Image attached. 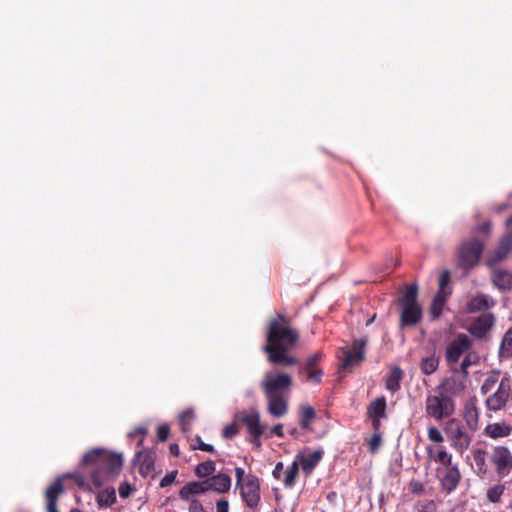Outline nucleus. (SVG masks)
<instances>
[{"mask_svg":"<svg viewBox=\"0 0 512 512\" xmlns=\"http://www.w3.org/2000/svg\"><path fill=\"white\" fill-rule=\"evenodd\" d=\"M299 340V333L291 327L290 320L278 314L270 320L266 344L263 347L267 360L274 365L292 366L299 363L297 357L290 354Z\"/></svg>","mask_w":512,"mask_h":512,"instance_id":"obj_1","label":"nucleus"},{"mask_svg":"<svg viewBox=\"0 0 512 512\" xmlns=\"http://www.w3.org/2000/svg\"><path fill=\"white\" fill-rule=\"evenodd\" d=\"M83 467L90 468L91 480L96 487L102 486L122 469L123 457L104 448H93L81 460Z\"/></svg>","mask_w":512,"mask_h":512,"instance_id":"obj_2","label":"nucleus"},{"mask_svg":"<svg viewBox=\"0 0 512 512\" xmlns=\"http://www.w3.org/2000/svg\"><path fill=\"white\" fill-rule=\"evenodd\" d=\"M400 309L399 327L401 329L417 326L423 319V309L418 301V285H407L397 299Z\"/></svg>","mask_w":512,"mask_h":512,"instance_id":"obj_3","label":"nucleus"},{"mask_svg":"<svg viewBox=\"0 0 512 512\" xmlns=\"http://www.w3.org/2000/svg\"><path fill=\"white\" fill-rule=\"evenodd\" d=\"M484 247L483 241L477 238L463 241L456 252L457 266L467 274L478 265Z\"/></svg>","mask_w":512,"mask_h":512,"instance_id":"obj_4","label":"nucleus"},{"mask_svg":"<svg viewBox=\"0 0 512 512\" xmlns=\"http://www.w3.org/2000/svg\"><path fill=\"white\" fill-rule=\"evenodd\" d=\"M425 411L427 416L440 421L454 414L455 402L441 391H435V394L426 397Z\"/></svg>","mask_w":512,"mask_h":512,"instance_id":"obj_5","label":"nucleus"},{"mask_svg":"<svg viewBox=\"0 0 512 512\" xmlns=\"http://www.w3.org/2000/svg\"><path fill=\"white\" fill-rule=\"evenodd\" d=\"M444 432L450 441L451 447L461 455L472 442V436L466 431L461 421L456 418H451L446 422Z\"/></svg>","mask_w":512,"mask_h":512,"instance_id":"obj_6","label":"nucleus"},{"mask_svg":"<svg viewBox=\"0 0 512 512\" xmlns=\"http://www.w3.org/2000/svg\"><path fill=\"white\" fill-rule=\"evenodd\" d=\"M292 378L286 373H266L261 388L265 396H284L292 386Z\"/></svg>","mask_w":512,"mask_h":512,"instance_id":"obj_7","label":"nucleus"},{"mask_svg":"<svg viewBox=\"0 0 512 512\" xmlns=\"http://www.w3.org/2000/svg\"><path fill=\"white\" fill-rule=\"evenodd\" d=\"M511 400L512 378L505 374L500 379L497 390L486 399L485 405L489 411L496 412L504 409Z\"/></svg>","mask_w":512,"mask_h":512,"instance_id":"obj_8","label":"nucleus"},{"mask_svg":"<svg viewBox=\"0 0 512 512\" xmlns=\"http://www.w3.org/2000/svg\"><path fill=\"white\" fill-rule=\"evenodd\" d=\"M489 461L500 478L507 477L512 471V452L507 446L493 447Z\"/></svg>","mask_w":512,"mask_h":512,"instance_id":"obj_9","label":"nucleus"},{"mask_svg":"<svg viewBox=\"0 0 512 512\" xmlns=\"http://www.w3.org/2000/svg\"><path fill=\"white\" fill-rule=\"evenodd\" d=\"M240 421L246 426L250 435V442L256 447L261 448V436L264 434L266 425L260 422V414L253 410L249 413H242Z\"/></svg>","mask_w":512,"mask_h":512,"instance_id":"obj_10","label":"nucleus"},{"mask_svg":"<svg viewBox=\"0 0 512 512\" xmlns=\"http://www.w3.org/2000/svg\"><path fill=\"white\" fill-rule=\"evenodd\" d=\"M239 488L240 495L246 506L251 509L257 508L260 502V484L258 477L248 474Z\"/></svg>","mask_w":512,"mask_h":512,"instance_id":"obj_11","label":"nucleus"},{"mask_svg":"<svg viewBox=\"0 0 512 512\" xmlns=\"http://www.w3.org/2000/svg\"><path fill=\"white\" fill-rule=\"evenodd\" d=\"M368 343L367 337L354 339L351 349L343 351L344 357L341 364V369L347 370L354 365L360 364L365 359V347Z\"/></svg>","mask_w":512,"mask_h":512,"instance_id":"obj_12","label":"nucleus"},{"mask_svg":"<svg viewBox=\"0 0 512 512\" xmlns=\"http://www.w3.org/2000/svg\"><path fill=\"white\" fill-rule=\"evenodd\" d=\"M496 322L495 315L491 312L482 313L470 324L469 333L478 340L486 339Z\"/></svg>","mask_w":512,"mask_h":512,"instance_id":"obj_13","label":"nucleus"},{"mask_svg":"<svg viewBox=\"0 0 512 512\" xmlns=\"http://www.w3.org/2000/svg\"><path fill=\"white\" fill-rule=\"evenodd\" d=\"M472 346L470 338L464 334H459L446 348L445 358L449 364L457 363L462 354L468 351Z\"/></svg>","mask_w":512,"mask_h":512,"instance_id":"obj_14","label":"nucleus"},{"mask_svg":"<svg viewBox=\"0 0 512 512\" xmlns=\"http://www.w3.org/2000/svg\"><path fill=\"white\" fill-rule=\"evenodd\" d=\"M512 251V235L503 236L495 250L487 257L485 265L488 268L497 267L499 263L504 261Z\"/></svg>","mask_w":512,"mask_h":512,"instance_id":"obj_15","label":"nucleus"},{"mask_svg":"<svg viewBox=\"0 0 512 512\" xmlns=\"http://www.w3.org/2000/svg\"><path fill=\"white\" fill-rule=\"evenodd\" d=\"M387 402L384 396L377 397L367 407V417L371 421L374 431H379L381 420L387 418Z\"/></svg>","mask_w":512,"mask_h":512,"instance_id":"obj_16","label":"nucleus"},{"mask_svg":"<svg viewBox=\"0 0 512 512\" xmlns=\"http://www.w3.org/2000/svg\"><path fill=\"white\" fill-rule=\"evenodd\" d=\"M466 389V378L458 375H452L446 378L435 388V391H441L444 395L453 397L461 396Z\"/></svg>","mask_w":512,"mask_h":512,"instance_id":"obj_17","label":"nucleus"},{"mask_svg":"<svg viewBox=\"0 0 512 512\" xmlns=\"http://www.w3.org/2000/svg\"><path fill=\"white\" fill-rule=\"evenodd\" d=\"M324 354L322 351H317L313 355L309 356L305 363L301 366V370L307 374V380L320 384L323 376V370L318 367L322 361Z\"/></svg>","mask_w":512,"mask_h":512,"instance_id":"obj_18","label":"nucleus"},{"mask_svg":"<svg viewBox=\"0 0 512 512\" xmlns=\"http://www.w3.org/2000/svg\"><path fill=\"white\" fill-rule=\"evenodd\" d=\"M495 304L496 302L491 296L483 293H477L466 303V311L468 313H487L486 311L493 308Z\"/></svg>","mask_w":512,"mask_h":512,"instance_id":"obj_19","label":"nucleus"},{"mask_svg":"<svg viewBox=\"0 0 512 512\" xmlns=\"http://www.w3.org/2000/svg\"><path fill=\"white\" fill-rule=\"evenodd\" d=\"M491 271V282L499 291L507 292L512 289V271L493 267Z\"/></svg>","mask_w":512,"mask_h":512,"instance_id":"obj_20","label":"nucleus"},{"mask_svg":"<svg viewBox=\"0 0 512 512\" xmlns=\"http://www.w3.org/2000/svg\"><path fill=\"white\" fill-rule=\"evenodd\" d=\"M64 493L62 480L57 478L45 491L47 512H59L57 510V500Z\"/></svg>","mask_w":512,"mask_h":512,"instance_id":"obj_21","label":"nucleus"},{"mask_svg":"<svg viewBox=\"0 0 512 512\" xmlns=\"http://www.w3.org/2000/svg\"><path fill=\"white\" fill-rule=\"evenodd\" d=\"M473 458L472 468L477 476L484 478L489 473V465L487 463L488 452L483 448H474L471 451Z\"/></svg>","mask_w":512,"mask_h":512,"instance_id":"obj_22","label":"nucleus"},{"mask_svg":"<svg viewBox=\"0 0 512 512\" xmlns=\"http://www.w3.org/2000/svg\"><path fill=\"white\" fill-rule=\"evenodd\" d=\"M463 418L468 426V428L472 431H476L478 429L479 422V410L477 408V398H470L464 406L463 410Z\"/></svg>","mask_w":512,"mask_h":512,"instance_id":"obj_23","label":"nucleus"},{"mask_svg":"<svg viewBox=\"0 0 512 512\" xmlns=\"http://www.w3.org/2000/svg\"><path fill=\"white\" fill-rule=\"evenodd\" d=\"M208 492L206 479L203 481H193L185 484L179 491V497L184 501H190L191 497Z\"/></svg>","mask_w":512,"mask_h":512,"instance_id":"obj_24","label":"nucleus"},{"mask_svg":"<svg viewBox=\"0 0 512 512\" xmlns=\"http://www.w3.org/2000/svg\"><path fill=\"white\" fill-rule=\"evenodd\" d=\"M460 480L461 473L456 465L446 468V472L441 479V487L446 493L450 494L458 487Z\"/></svg>","mask_w":512,"mask_h":512,"instance_id":"obj_25","label":"nucleus"},{"mask_svg":"<svg viewBox=\"0 0 512 512\" xmlns=\"http://www.w3.org/2000/svg\"><path fill=\"white\" fill-rule=\"evenodd\" d=\"M208 491L226 493L231 487V478L225 473H219L206 479Z\"/></svg>","mask_w":512,"mask_h":512,"instance_id":"obj_26","label":"nucleus"},{"mask_svg":"<svg viewBox=\"0 0 512 512\" xmlns=\"http://www.w3.org/2000/svg\"><path fill=\"white\" fill-rule=\"evenodd\" d=\"M403 378L404 371L399 366L392 367L385 379V388L391 393H396L401 389Z\"/></svg>","mask_w":512,"mask_h":512,"instance_id":"obj_27","label":"nucleus"},{"mask_svg":"<svg viewBox=\"0 0 512 512\" xmlns=\"http://www.w3.org/2000/svg\"><path fill=\"white\" fill-rule=\"evenodd\" d=\"M268 400V412L274 417H282L288 411V403L284 396H266Z\"/></svg>","mask_w":512,"mask_h":512,"instance_id":"obj_28","label":"nucleus"},{"mask_svg":"<svg viewBox=\"0 0 512 512\" xmlns=\"http://www.w3.org/2000/svg\"><path fill=\"white\" fill-rule=\"evenodd\" d=\"M323 457V451L322 450H316L312 453H309L307 455H299V464L301 465V468L303 472L306 474H310L314 468L318 465L320 460Z\"/></svg>","mask_w":512,"mask_h":512,"instance_id":"obj_29","label":"nucleus"},{"mask_svg":"<svg viewBox=\"0 0 512 512\" xmlns=\"http://www.w3.org/2000/svg\"><path fill=\"white\" fill-rule=\"evenodd\" d=\"M136 460L139 463V473L142 476H147L154 471L155 461L154 456L150 452H137Z\"/></svg>","mask_w":512,"mask_h":512,"instance_id":"obj_30","label":"nucleus"},{"mask_svg":"<svg viewBox=\"0 0 512 512\" xmlns=\"http://www.w3.org/2000/svg\"><path fill=\"white\" fill-rule=\"evenodd\" d=\"M512 428L505 423H491L484 429V434L492 439L508 437L511 434Z\"/></svg>","mask_w":512,"mask_h":512,"instance_id":"obj_31","label":"nucleus"},{"mask_svg":"<svg viewBox=\"0 0 512 512\" xmlns=\"http://www.w3.org/2000/svg\"><path fill=\"white\" fill-rule=\"evenodd\" d=\"M449 296V294H442V292H436L429 308V313L432 320L438 319L441 316Z\"/></svg>","mask_w":512,"mask_h":512,"instance_id":"obj_32","label":"nucleus"},{"mask_svg":"<svg viewBox=\"0 0 512 512\" xmlns=\"http://www.w3.org/2000/svg\"><path fill=\"white\" fill-rule=\"evenodd\" d=\"M498 355L501 359L512 358V326L503 335Z\"/></svg>","mask_w":512,"mask_h":512,"instance_id":"obj_33","label":"nucleus"},{"mask_svg":"<svg viewBox=\"0 0 512 512\" xmlns=\"http://www.w3.org/2000/svg\"><path fill=\"white\" fill-rule=\"evenodd\" d=\"M316 418L315 409L310 405L301 406L299 410V424L304 430L310 429V424Z\"/></svg>","mask_w":512,"mask_h":512,"instance_id":"obj_34","label":"nucleus"},{"mask_svg":"<svg viewBox=\"0 0 512 512\" xmlns=\"http://www.w3.org/2000/svg\"><path fill=\"white\" fill-rule=\"evenodd\" d=\"M500 375H501V371L498 369L492 370L491 372H489L487 374V376L480 388V392L482 395L488 394L489 392H491L493 390V388L495 387V385L497 383L499 384Z\"/></svg>","mask_w":512,"mask_h":512,"instance_id":"obj_35","label":"nucleus"},{"mask_svg":"<svg viewBox=\"0 0 512 512\" xmlns=\"http://www.w3.org/2000/svg\"><path fill=\"white\" fill-rule=\"evenodd\" d=\"M439 365V358H437L435 355L423 358L420 362V369L423 374L425 375H431L434 373Z\"/></svg>","mask_w":512,"mask_h":512,"instance_id":"obj_36","label":"nucleus"},{"mask_svg":"<svg viewBox=\"0 0 512 512\" xmlns=\"http://www.w3.org/2000/svg\"><path fill=\"white\" fill-rule=\"evenodd\" d=\"M215 471V462L212 460H208L202 463H199L195 468V474L199 478H206L212 475Z\"/></svg>","mask_w":512,"mask_h":512,"instance_id":"obj_37","label":"nucleus"},{"mask_svg":"<svg viewBox=\"0 0 512 512\" xmlns=\"http://www.w3.org/2000/svg\"><path fill=\"white\" fill-rule=\"evenodd\" d=\"M298 472H299V463H298V461H294L285 472V478L283 480L285 487L289 488L295 484L296 478L298 476Z\"/></svg>","mask_w":512,"mask_h":512,"instance_id":"obj_38","label":"nucleus"},{"mask_svg":"<svg viewBox=\"0 0 512 512\" xmlns=\"http://www.w3.org/2000/svg\"><path fill=\"white\" fill-rule=\"evenodd\" d=\"M98 504L101 507H110L116 502V493L114 489L103 490L97 496Z\"/></svg>","mask_w":512,"mask_h":512,"instance_id":"obj_39","label":"nucleus"},{"mask_svg":"<svg viewBox=\"0 0 512 512\" xmlns=\"http://www.w3.org/2000/svg\"><path fill=\"white\" fill-rule=\"evenodd\" d=\"M195 418V413L192 409H187L179 415V424L184 433L191 430V423Z\"/></svg>","mask_w":512,"mask_h":512,"instance_id":"obj_40","label":"nucleus"},{"mask_svg":"<svg viewBox=\"0 0 512 512\" xmlns=\"http://www.w3.org/2000/svg\"><path fill=\"white\" fill-rule=\"evenodd\" d=\"M504 491H505V485L496 484L487 490V492H486L487 499L491 503H498L500 501L502 495L504 494Z\"/></svg>","mask_w":512,"mask_h":512,"instance_id":"obj_41","label":"nucleus"},{"mask_svg":"<svg viewBox=\"0 0 512 512\" xmlns=\"http://www.w3.org/2000/svg\"><path fill=\"white\" fill-rule=\"evenodd\" d=\"M451 274L449 270H444L439 276V288L437 292H442V294L451 295V289H447L448 284L450 283Z\"/></svg>","mask_w":512,"mask_h":512,"instance_id":"obj_42","label":"nucleus"},{"mask_svg":"<svg viewBox=\"0 0 512 512\" xmlns=\"http://www.w3.org/2000/svg\"><path fill=\"white\" fill-rule=\"evenodd\" d=\"M436 462L444 465L446 468L454 466L452 464V455L448 453L444 448L439 449L436 456L433 457Z\"/></svg>","mask_w":512,"mask_h":512,"instance_id":"obj_43","label":"nucleus"},{"mask_svg":"<svg viewBox=\"0 0 512 512\" xmlns=\"http://www.w3.org/2000/svg\"><path fill=\"white\" fill-rule=\"evenodd\" d=\"M382 442V437L378 431H375V433L371 436V438L368 441L369 451L371 453L377 452Z\"/></svg>","mask_w":512,"mask_h":512,"instance_id":"obj_44","label":"nucleus"},{"mask_svg":"<svg viewBox=\"0 0 512 512\" xmlns=\"http://www.w3.org/2000/svg\"><path fill=\"white\" fill-rule=\"evenodd\" d=\"M195 441H196V445L192 446L193 450L198 449V450L208 452V453H215L214 447L210 444L204 443L200 436H197Z\"/></svg>","mask_w":512,"mask_h":512,"instance_id":"obj_45","label":"nucleus"},{"mask_svg":"<svg viewBox=\"0 0 512 512\" xmlns=\"http://www.w3.org/2000/svg\"><path fill=\"white\" fill-rule=\"evenodd\" d=\"M428 438L435 443H441L444 440L441 432L434 426L428 428Z\"/></svg>","mask_w":512,"mask_h":512,"instance_id":"obj_46","label":"nucleus"},{"mask_svg":"<svg viewBox=\"0 0 512 512\" xmlns=\"http://www.w3.org/2000/svg\"><path fill=\"white\" fill-rule=\"evenodd\" d=\"M238 432H239V430H238L237 425L233 423V424H229L224 427V429L222 431V435L224 438L231 439L235 435H237Z\"/></svg>","mask_w":512,"mask_h":512,"instance_id":"obj_47","label":"nucleus"},{"mask_svg":"<svg viewBox=\"0 0 512 512\" xmlns=\"http://www.w3.org/2000/svg\"><path fill=\"white\" fill-rule=\"evenodd\" d=\"M170 434V427L167 424H162L157 429V438L159 441L164 442L168 439Z\"/></svg>","mask_w":512,"mask_h":512,"instance_id":"obj_48","label":"nucleus"},{"mask_svg":"<svg viewBox=\"0 0 512 512\" xmlns=\"http://www.w3.org/2000/svg\"><path fill=\"white\" fill-rule=\"evenodd\" d=\"M177 474H178L177 470H173V471L169 472L168 474H166L160 481V487L164 488V487L171 485L175 481Z\"/></svg>","mask_w":512,"mask_h":512,"instance_id":"obj_49","label":"nucleus"},{"mask_svg":"<svg viewBox=\"0 0 512 512\" xmlns=\"http://www.w3.org/2000/svg\"><path fill=\"white\" fill-rule=\"evenodd\" d=\"M132 490H133L132 486L127 482L121 483L118 488L119 495L122 498L129 497Z\"/></svg>","mask_w":512,"mask_h":512,"instance_id":"obj_50","label":"nucleus"},{"mask_svg":"<svg viewBox=\"0 0 512 512\" xmlns=\"http://www.w3.org/2000/svg\"><path fill=\"white\" fill-rule=\"evenodd\" d=\"M234 471L236 476V487L238 488L241 486V484H243L247 475L245 474L244 469L241 467H236Z\"/></svg>","mask_w":512,"mask_h":512,"instance_id":"obj_51","label":"nucleus"},{"mask_svg":"<svg viewBox=\"0 0 512 512\" xmlns=\"http://www.w3.org/2000/svg\"><path fill=\"white\" fill-rule=\"evenodd\" d=\"M410 491L413 494H422L424 492V485L417 480H412L410 482Z\"/></svg>","mask_w":512,"mask_h":512,"instance_id":"obj_52","label":"nucleus"},{"mask_svg":"<svg viewBox=\"0 0 512 512\" xmlns=\"http://www.w3.org/2000/svg\"><path fill=\"white\" fill-rule=\"evenodd\" d=\"M216 512H229V502L228 500L222 498L216 503Z\"/></svg>","mask_w":512,"mask_h":512,"instance_id":"obj_53","label":"nucleus"},{"mask_svg":"<svg viewBox=\"0 0 512 512\" xmlns=\"http://www.w3.org/2000/svg\"><path fill=\"white\" fill-rule=\"evenodd\" d=\"M189 512H206L202 506V504L196 500L192 499L190 506H189Z\"/></svg>","mask_w":512,"mask_h":512,"instance_id":"obj_54","label":"nucleus"},{"mask_svg":"<svg viewBox=\"0 0 512 512\" xmlns=\"http://www.w3.org/2000/svg\"><path fill=\"white\" fill-rule=\"evenodd\" d=\"M470 365H471L470 358H469V356H466L464 358V360L462 361V363H461V371L463 372V376L462 377H464V378L467 377V375H468V368L470 367Z\"/></svg>","mask_w":512,"mask_h":512,"instance_id":"obj_55","label":"nucleus"},{"mask_svg":"<svg viewBox=\"0 0 512 512\" xmlns=\"http://www.w3.org/2000/svg\"><path fill=\"white\" fill-rule=\"evenodd\" d=\"M271 433L276 435V436H278V437H280V438L284 437L283 425L281 423L276 424L271 429Z\"/></svg>","mask_w":512,"mask_h":512,"instance_id":"obj_56","label":"nucleus"},{"mask_svg":"<svg viewBox=\"0 0 512 512\" xmlns=\"http://www.w3.org/2000/svg\"><path fill=\"white\" fill-rule=\"evenodd\" d=\"M283 463L282 462H278L275 467H274V470H273V476L276 478V479H279L280 476H281V473L283 471Z\"/></svg>","mask_w":512,"mask_h":512,"instance_id":"obj_57","label":"nucleus"},{"mask_svg":"<svg viewBox=\"0 0 512 512\" xmlns=\"http://www.w3.org/2000/svg\"><path fill=\"white\" fill-rule=\"evenodd\" d=\"M169 451H170V454L175 457H178L180 454L179 446L175 443H173L169 446Z\"/></svg>","mask_w":512,"mask_h":512,"instance_id":"obj_58","label":"nucleus"},{"mask_svg":"<svg viewBox=\"0 0 512 512\" xmlns=\"http://www.w3.org/2000/svg\"><path fill=\"white\" fill-rule=\"evenodd\" d=\"M147 433V430L143 427H140V428H137L135 430V434H139V435H145Z\"/></svg>","mask_w":512,"mask_h":512,"instance_id":"obj_59","label":"nucleus"},{"mask_svg":"<svg viewBox=\"0 0 512 512\" xmlns=\"http://www.w3.org/2000/svg\"><path fill=\"white\" fill-rule=\"evenodd\" d=\"M290 434L293 436V437H297L298 436V431L296 428H293L291 431H290Z\"/></svg>","mask_w":512,"mask_h":512,"instance_id":"obj_60","label":"nucleus"},{"mask_svg":"<svg viewBox=\"0 0 512 512\" xmlns=\"http://www.w3.org/2000/svg\"><path fill=\"white\" fill-rule=\"evenodd\" d=\"M376 315L374 314L370 319L367 320L366 325L369 326L374 320Z\"/></svg>","mask_w":512,"mask_h":512,"instance_id":"obj_61","label":"nucleus"}]
</instances>
